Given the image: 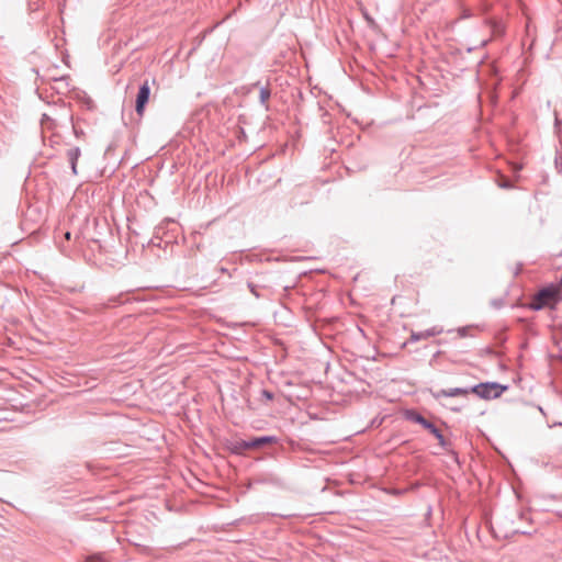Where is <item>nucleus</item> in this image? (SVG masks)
Returning <instances> with one entry per match:
<instances>
[{
    "label": "nucleus",
    "instance_id": "obj_5",
    "mask_svg": "<svg viewBox=\"0 0 562 562\" xmlns=\"http://www.w3.org/2000/svg\"><path fill=\"white\" fill-rule=\"evenodd\" d=\"M79 156H80L79 148H71L67 153V157L71 164V169H72L74 173H77V160H78Z\"/></svg>",
    "mask_w": 562,
    "mask_h": 562
},
{
    "label": "nucleus",
    "instance_id": "obj_9",
    "mask_svg": "<svg viewBox=\"0 0 562 562\" xmlns=\"http://www.w3.org/2000/svg\"><path fill=\"white\" fill-rule=\"evenodd\" d=\"M440 441H442V435L440 431L432 425V428H428Z\"/></svg>",
    "mask_w": 562,
    "mask_h": 562
},
{
    "label": "nucleus",
    "instance_id": "obj_12",
    "mask_svg": "<svg viewBox=\"0 0 562 562\" xmlns=\"http://www.w3.org/2000/svg\"><path fill=\"white\" fill-rule=\"evenodd\" d=\"M65 238H66V239H70V233H69V232H67V233L65 234Z\"/></svg>",
    "mask_w": 562,
    "mask_h": 562
},
{
    "label": "nucleus",
    "instance_id": "obj_11",
    "mask_svg": "<svg viewBox=\"0 0 562 562\" xmlns=\"http://www.w3.org/2000/svg\"><path fill=\"white\" fill-rule=\"evenodd\" d=\"M262 395H265L268 400L272 398V394L268 391H262Z\"/></svg>",
    "mask_w": 562,
    "mask_h": 562
},
{
    "label": "nucleus",
    "instance_id": "obj_1",
    "mask_svg": "<svg viewBox=\"0 0 562 562\" xmlns=\"http://www.w3.org/2000/svg\"><path fill=\"white\" fill-rule=\"evenodd\" d=\"M560 300V290L557 286H548L539 291L532 299L530 307L541 310L553 307Z\"/></svg>",
    "mask_w": 562,
    "mask_h": 562
},
{
    "label": "nucleus",
    "instance_id": "obj_3",
    "mask_svg": "<svg viewBox=\"0 0 562 562\" xmlns=\"http://www.w3.org/2000/svg\"><path fill=\"white\" fill-rule=\"evenodd\" d=\"M149 94H150V87L148 85V81H145L140 88H139V91L137 93V98H136V106H135V110H136V113L142 116L144 114V111H145V105L146 103L148 102V99H149Z\"/></svg>",
    "mask_w": 562,
    "mask_h": 562
},
{
    "label": "nucleus",
    "instance_id": "obj_10",
    "mask_svg": "<svg viewBox=\"0 0 562 562\" xmlns=\"http://www.w3.org/2000/svg\"><path fill=\"white\" fill-rule=\"evenodd\" d=\"M260 94H261V100L262 101H265V100H267L269 98V91L266 90V89H262Z\"/></svg>",
    "mask_w": 562,
    "mask_h": 562
},
{
    "label": "nucleus",
    "instance_id": "obj_4",
    "mask_svg": "<svg viewBox=\"0 0 562 562\" xmlns=\"http://www.w3.org/2000/svg\"><path fill=\"white\" fill-rule=\"evenodd\" d=\"M467 394H468L467 390L456 387V389H451V390H439L436 393H434V396L436 398H439L442 396H450V397L465 396Z\"/></svg>",
    "mask_w": 562,
    "mask_h": 562
},
{
    "label": "nucleus",
    "instance_id": "obj_7",
    "mask_svg": "<svg viewBox=\"0 0 562 562\" xmlns=\"http://www.w3.org/2000/svg\"><path fill=\"white\" fill-rule=\"evenodd\" d=\"M85 562H105V560L102 554H92Z\"/></svg>",
    "mask_w": 562,
    "mask_h": 562
},
{
    "label": "nucleus",
    "instance_id": "obj_2",
    "mask_svg": "<svg viewBox=\"0 0 562 562\" xmlns=\"http://www.w3.org/2000/svg\"><path fill=\"white\" fill-rule=\"evenodd\" d=\"M507 386L497 383H481L472 389V392L477 396L491 400L499 397Z\"/></svg>",
    "mask_w": 562,
    "mask_h": 562
},
{
    "label": "nucleus",
    "instance_id": "obj_6",
    "mask_svg": "<svg viewBox=\"0 0 562 562\" xmlns=\"http://www.w3.org/2000/svg\"><path fill=\"white\" fill-rule=\"evenodd\" d=\"M272 441V438H269V437H262V438H258V439H255L251 443H249L248 446L249 447H259V446H262L265 443H268V442H271Z\"/></svg>",
    "mask_w": 562,
    "mask_h": 562
},
{
    "label": "nucleus",
    "instance_id": "obj_8",
    "mask_svg": "<svg viewBox=\"0 0 562 562\" xmlns=\"http://www.w3.org/2000/svg\"><path fill=\"white\" fill-rule=\"evenodd\" d=\"M416 422H418L419 424H422L425 428H432V424H430L429 422H427L424 417L417 415L416 418H415Z\"/></svg>",
    "mask_w": 562,
    "mask_h": 562
}]
</instances>
